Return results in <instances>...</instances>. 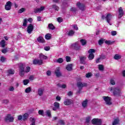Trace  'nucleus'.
Segmentation results:
<instances>
[{"label": "nucleus", "mask_w": 125, "mask_h": 125, "mask_svg": "<svg viewBox=\"0 0 125 125\" xmlns=\"http://www.w3.org/2000/svg\"><path fill=\"white\" fill-rule=\"evenodd\" d=\"M110 83L111 84H112V85H114L116 84V82H115V80L114 79H111L110 80Z\"/></svg>", "instance_id": "nucleus-46"}, {"label": "nucleus", "mask_w": 125, "mask_h": 125, "mask_svg": "<svg viewBox=\"0 0 125 125\" xmlns=\"http://www.w3.org/2000/svg\"><path fill=\"white\" fill-rule=\"evenodd\" d=\"M23 119V116L22 115H19L18 117V120L19 121H21V120Z\"/></svg>", "instance_id": "nucleus-60"}, {"label": "nucleus", "mask_w": 125, "mask_h": 125, "mask_svg": "<svg viewBox=\"0 0 125 125\" xmlns=\"http://www.w3.org/2000/svg\"><path fill=\"white\" fill-rule=\"evenodd\" d=\"M118 11H119V16H118V18H122V17H123V16H124V11L123 10V8H122L121 7H120L119 9H118Z\"/></svg>", "instance_id": "nucleus-16"}, {"label": "nucleus", "mask_w": 125, "mask_h": 125, "mask_svg": "<svg viewBox=\"0 0 125 125\" xmlns=\"http://www.w3.org/2000/svg\"><path fill=\"white\" fill-rule=\"evenodd\" d=\"M57 62H58V63H63V59H62V58H59L57 60Z\"/></svg>", "instance_id": "nucleus-44"}, {"label": "nucleus", "mask_w": 125, "mask_h": 125, "mask_svg": "<svg viewBox=\"0 0 125 125\" xmlns=\"http://www.w3.org/2000/svg\"><path fill=\"white\" fill-rule=\"evenodd\" d=\"M114 58L115 59V60H119L122 58V56H121V55L116 54L114 56Z\"/></svg>", "instance_id": "nucleus-24"}, {"label": "nucleus", "mask_w": 125, "mask_h": 125, "mask_svg": "<svg viewBox=\"0 0 125 125\" xmlns=\"http://www.w3.org/2000/svg\"><path fill=\"white\" fill-rule=\"evenodd\" d=\"M72 48H74L76 50H79L80 49V45H79V42H76L71 45Z\"/></svg>", "instance_id": "nucleus-15"}, {"label": "nucleus", "mask_w": 125, "mask_h": 125, "mask_svg": "<svg viewBox=\"0 0 125 125\" xmlns=\"http://www.w3.org/2000/svg\"><path fill=\"white\" fill-rule=\"evenodd\" d=\"M70 11L76 12V11H77V8H76L75 7H72L70 8Z\"/></svg>", "instance_id": "nucleus-52"}, {"label": "nucleus", "mask_w": 125, "mask_h": 125, "mask_svg": "<svg viewBox=\"0 0 125 125\" xmlns=\"http://www.w3.org/2000/svg\"><path fill=\"white\" fill-rule=\"evenodd\" d=\"M82 45H85V44H86V41L83 40V39H82L80 41Z\"/></svg>", "instance_id": "nucleus-36"}, {"label": "nucleus", "mask_w": 125, "mask_h": 125, "mask_svg": "<svg viewBox=\"0 0 125 125\" xmlns=\"http://www.w3.org/2000/svg\"><path fill=\"white\" fill-rule=\"evenodd\" d=\"M119 122H120V120H119V119H115L114 122L112 123V125H119Z\"/></svg>", "instance_id": "nucleus-28"}, {"label": "nucleus", "mask_w": 125, "mask_h": 125, "mask_svg": "<svg viewBox=\"0 0 125 125\" xmlns=\"http://www.w3.org/2000/svg\"><path fill=\"white\" fill-rule=\"evenodd\" d=\"M31 69V68L30 66L26 67L25 70H24V73H29L30 72V70Z\"/></svg>", "instance_id": "nucleus-41"}, {"label": "nucleus", "mask_w": 125, "mask_h": 125, "mask_svg": "<svg viewBox=\"0 0 125 125\" xmlns=\"http://www.w3.org/2000/svg\"><path fill=\"white\" fill-rule=\"evenodd\" d=\"M92 124L96 125H101L102 124V121L99 119H93L92 120Z\"/></svg>", "instance_id": "nucleus-5"}, {"label": "nucleus", "mask_w": 125, "mask_h": 125, "mask_svg": "<svg viewBox=\"0 0 125 125\" xmlns=\"http://www.w3.org/2000/svg\"><path fill=\"white\" fill-rule=\"evenodd\" d=\"M9 75H14L15 71L13 69H9L7 70Z\"/></svg>", "instance_id": "nucleus-26"}, {"label": "nucleus", "mask_w": 125, "mask_h": 125, "mask_svg": "<svg viewBox=\"0 0 125 125\" xmlns=\"http://www.w3.org/2000/svg\"><path fill=\"white\" fill-rule=\"evenodd\" d=\"M64 105H68L73 104V100L71 99H66L64 102Z\"/></svg>", "instance_id": "nucleus-17"}, {"label": "nucleus", "mask_w": 125, "mask_h": 125, "mask_svg": "<svg viewBox=\"0 0 125 125\" xmlns=\"http://www.w3.org/2000/svg\"><path fill=\"white\" fill-rule=\"evenodd\" d=\"M31 90H32V89H31V87H28L25 89V92L26 93H29L31 92Z\"/></svg>", "instance_id": "nucleus-35"}, {"label": "nucleus", "mask_w": 125, "mask_h": 125, "mask_svg": "<svg viewBox=\"0 0 125 125\" xmlns=\"http://www.w3.org/2000/svg\"><path fill=\"white\" fill-rule=\"evenodd\" d=\"M43 91H44V89H43V88H39L38 89V95H39V96H42V94H43Z\"/></svg>", "instance_id": "nucleus-20"}, {"label": "nucleus", "mask_w": 125, "mask_h": 125, "mask_svg": "<svg viewBox=\"0 0 125 125\" xmlns=\"http://www.w3.org/2000/svg\"><path fill=\"white\" fill-rule=\"evenodd\" d=\"M11 6H12V3H11V1H7L5 5V10H10L11 9Z\"/></svg>", "instance_id": "nucleus-10"}, {"label": "nucleus", "mask_w": 125, "mask_h": 125, "mask_svg": "<svg viewBox=\"0 0 125 125\" xmlns=\"http://www.w3.org/2000/svg\"><path fill=\"white\" fill-rule=\"evenodd\" d=\"M57 85L59 86V87H61L62 88H66V87H67V85H66L65 84L61 85L60 83H58L57 84Z\"/></svg>", "instance_id": "nucleus-31"}, {"label": "nucleus", "mask_w": 125, "mask_h": 125, "mask_svg": "<svg viewBox=\"0 0 125 125\" xmlns=\"http://www.w3.org/2000/svg\"><path fill=\"white\" fill-rule=\"evenodd\" d=\"M103 98L104 100L106 105H112V103L111 102V98L108 96H104Z\"/></svg>", "instance_id": "nucleus-7"}, {"label": "nucleus", "mask_w": 125, "mask_h": 125, "mask_svg": "<svg viewBox=\"0 0 125 125\" xmlns=\"http://www.w3.org/2000/svg\"><path fill=\"white\" fill-rule=\"evenodd\" d=\"M91 76V73H88L86 74V78H90Z\"/></svg>", "instance_id": "nucleus-59"}, {"label": "nucleus", "mask_w": 125, "mask_h": 125, "mask_svg": "<svg viewBox=\"0 0 125 125\" xmlns=\"http://www.w3.org/2000/svg\"><path fill=\"white\" fill-rule=\"evenodd\" d=\"M30 121L31 122V123H36V120L34 118H30Z\"/></svg>", "instance_id": "nucleus-54"}, {"label": "nucleus", "mask_w": 125, "mask_h": 125, "mask_svg": "<svg viewBox=\"0 0 125 125\" xmlns=\"http://www.w3.org/2000/svg\"><path fill=\"white\" fill-rule=\"evenodd\" d=\"M25 11L26 9H25V8H22L18 11V13H22V12H24Z\"/></svg>", "instance_id": "nucleus-38"}, {"label": "nucleus", "mask_w": 125, "mask_h": 125, "mask_svg": "<svg viewBox=\"0 0 125 125\" xmlns=\"http://www.w3.org/2000/svg\"><path fill=\"white\" fill-rule=\"evenodd\" d=\"M113 91L114 95H119L121 93V90L119 87H111L110 88V91Z\"/></svg>", "instance_id": "nucleus-2"}, {"label": "nucleus", "mask_w": 125, "mask_h": 125, "mask_svg": "<svg viewBox=\"0 0 125 125\" xmlns=\"http://www.w3.org/2000/svg\"><path fill=\"white\" fill-rule=\"evenodd\" d=\"M86 59V57H81L80 58V62L82 64H85V60Z\"/></svg>", "instance_id": "nucleus-21"}, {"label": "nucleus", "mask_w": 125, "mask_h": 125, "mask_svg": "<svg viewBox=\"0 0 125 125\" xmlns=\"http://www.w3.org/2000/svg\"><path fill=\"white\" fill-rule=\"evenodd\" d=\"M90 122V117H88L86 118V123L88 124Z\"/></svg>", "instance_id": "nucleus-51"}, {"label": "nucleus", "mask_w": 125, "mask_h": 125, "mask_svg": "<svg viewBox=\"0 0 125 125\" xmlns=\"http://www.w3.org/2000/svg\"><path fill=\"white\" fill-rule=\"evenodd\" d=\"M0 44L2 47H4L5 46V41L2 40L0 42Z\"/></svg>", "instance_id": "nucleus-32"}, {"label": "nucleus", "mask_w": 125, "mask_h": 125, "mask_svg": "<svg viewBox=\"0 0 125 125\" xmlns=\"http://www.w3.org/2000/svg\"><path fill=\"white\" fill-rule=\"evenodd\" d=\"M77 85L79 89H83V87L87 86V83H86L78 82Z\"/></svg>", "instance_id": "nucleus-6"}, {"label": "nucleus", "mask_w": 125, "mask_h": 125, "mask_svg": "<svg viewBox=\"0 0 125 125\" xmlns=\"http://www.w3.org/2000/svg\"><path fill=\"white\" fill-rule=\"evenodd\" d=\"M44 50H46V51H48L49 49H50V46H45L44 48Z\"/></svg>", "instance_id": "nucleus-55"}, {"label": "nucleus", "mask_w": 125, "mask_h": 125, "mask_svg": "<svg viewBox=\"0 0 125 125\" xmlns=\"http://www.w3.org/2000/svg\"><path fill=\"white\" fill-rule=\"evenodd\" d=\"M44 10V7L42 6V7H41L40 8H36L35 9H34V12H35V13H40L42 12V10Z\"/></svg>", "instance_id": "nucleus-14"}, {"label": "nucleus", "mask_w": 125, "mask_h": 125, "mask_svg": "<svg viewBox=\"0 0 125 125\" xmlns=\"http://www.w3.org/2000/svg\"><path fill=\"white\" fill-rule=\"evenodd\" d=\"M54 107L59 109V107H60V104L58 102H55L54 103Z\"/></svg>", "instance_id": "nucleus-33"}, {"label": "nucleus", "mask_w": 125, "mask_h": 125, "mask_svg": "<svg viewBox=\"0 0 125 125\" xmlns=\"http://www.w3.org/2000/svg\"><path fill=\"white\" fill-rule=\"evenodd\" d=\"M55 73L56 74V77H61L62 76V74L61 73V72H60V67H58L56 68Z\"/></svg>", "instance_id": "nucleus-11"}, {"label": "nucleus", "mask_w": 125, "mask_h": 125, "mask_svg": "<svg viewBox=\"0 0 125 125\" xmlns=\"http://www.w3.org/2000/svg\"><path fill=\"white\" fill-rule=\"evenodd\" d=\"M1 103L2 104H6V105H7V104L9 103V100H8V99L3 100L1 101Z\"/></svg>", "instance_id": "nucleus-27"}, {"label": "nucleus", "mask_w": 125, "mask_h": 125, "mask_svg": "<svg viewBox=\"0 0 125 125\" xmlns=\"http://www.w3.org/2000/svg\"><path fill=\"white\" fill-rule=\"evenodd\" d=\"M19 68L20 69V75L21 77H24L25 75V68L24 65L22 63H20L19 64Z\"/></svg>", "instance_id": "nucleus-1"}, {"label": "nucleus", "mask_w": 125, "mask_h": 125, "mask_svg": "<svg viewBox=\"0 0 125 125\" xmlns=\"http://www.w3.org/2000/svg\"><path fill=\"white\" fill-rule=\"evenodd\" d=\"M48 28L50 30H55V26L52 23H50L48 25Z\"/></svg>", "instance_id": "nucleus-22"}, {"label": "nucleus", "mask_w": 125, "mask_h": 125, "mask_svg": "<svg viewBox=\"0 0 125 125\" xmlns=\"http://www.w3.org/2000/svg\"><path fill=\"white\" fill-rule=\"evenodd\" d=\"M46 113L47 114L48 117H51V112L50 110H47L46 111Z\"/></svg>", "instance_id": "nucleus-45"}, {"label": "nucleus", "mask_w": 125, "mask_h": 125, "mask_svg": "<svg viewBox=\"0 0 125 125\" xmlns=\"http://www.w3.org/2000/svg\"><path fill=\"white\" fill-rule=\"evenodd\" d=\"M101 58H102V56L100 58H98L96 60V63H100V60H101Z\"/></svg>", "instance_id": "nucleus-49"}, {"label": "nucleus", "mask_w": 125, "mask_h": 125, "mask_svg": "<svg viewBox=\"0 0 125 125\" xmlns=\"http://www.w3.org/2000/svg\"><path fill=\"white\" fill-rule=\"evenodd\" d=\"M99 71H104V65L102 64H99L98 65Z\"/></svg>", "instance_id": "nucleus-30"}, {"label": "nucleus", "mask_w": 125, "mask_h": 125, "mask_svg": "<svg viewBox=\"0 0 125 125\" xmlns=\"http://www.w3.org/2000/svg\"><path fill=\"white\" fill-rule=\"evenodd\" d=\"M105 19H106L107 23H108V24H109V25H112L110 23V21H111V19H112V15H111V14H107L106 17H105Z\"/></svg>", "instance_id": "nucleus-18"}, {"label": "nucleus", "mask_w": 125, "mask_h": 125, "mask_svg": "<svg viewBox=\"0 0 125 125\" xmlns=\"http://www.w3.org/2000/svg\"><path fill=\"white\" fill-rule=\"evenodd\" d=\"M59 123L60 125H65V122L63 120H60L59 121Z\"/></svg>", "instance_id": "nucleus-53"}, {"label": "nucleus", "mask_w": 125, "mask_h": 125, "mask_svg": "<svg viewBox=\"0 0 125 125\" xmlns=\"http://www.w3.org/2000/svg\"><path fill=\"white\" fill-rule=\"evenodd\" d=\"M34 79H35V77L33 75L30 76L29 77V80H30V81H33Z\"/></svg>", "instance_id": "nucleus-63"}, {"label": "nucleus", "mask_w": 125, "mask_h": 125, "mask_svg": "<svg viewBox=\"0 0 125 125\" xmlns=\"http://www.w3.org/2000/svg\"><path fill=\"white\" fill-rule=\"evenodd\" d=\"M0 61L1 62H4V61H5V58H4V57H1L0 59Z\"/></svg>", "instance_id": "nucleus-61"}, {"label": "nucleus", "mask_w": 125, "mask_h": 125, "mask_svg": "<svg viewBox=\"0 0 125 125\" xmlns=\"http://www.w3.org/2000/svg\"><path fill=\"white\" fill-rule=\"evenodd\" d=\"M77 6L80 9V10H82V11H83L84 9H85V5L83 4V3H81L80 2H78L76 4Z\"/></svg>", "instance_id": "nucleus-8"}, {"label": "nucleus", "mask_w": 125, "mask_h": 125, "mask_svg": "<svg viewBox=\"0 0 125 125\" xmlns=\"http://www.w3.org/2000/svg\"><path fill=\"white\" fill-rule=\"evenodd\" d=\"M5 122H9V123H13L14 121V117L11 116V114H7L5 118Z\"/></svg>", "instance_id": "nucleus-4"}, {"label": "nucleus", "mask_w": 125, "mask_h": 125, "mask_svg": "<svg viewBox=\"0 0 125 125\" xmlns=\"http://www.w3.org/2000/svg\"><path fill=\"white\" fill-rule=\"evenodd\" d=\"M53 8L55 9V10H57V11H58L59 10V7L56 6V5H53Z\"/></svg>", "instance_id": "nucleus-42"}, {"label": "nucleus", "mask_w": 125, "mask_h": 125, "mask_svg": "<svg viewBox=\"0 0 125 125\" xmlns=\"http://www.w3.org/2000/svg\"><path fill=\"white\" fill-rule=\"evenodd\" d=\"M66 69L67 71H72L73 70V64L70 63L66 65Z\"/></svg>", "instance_id": "nucleus-19"}, {"label": "nucleus", "mask_w": 125, "mask_h": 125, "mask_svg": "<svg viewBox=\"0 0 125 125\" xmlns=\"http://www.w3.org/2000/svg\"><path fill=\"white\" fill-rule=\"evenodd\" d=\"M65 58L66 62H70V61H71V57L69 56H66Z\"/></svg>", "instance_id": "nucleus-50"}, {"label": "nucleus", "mask_w": 125, "mask_h": 125, "mask_svg": "<svg viewBox=\"0 0 125 125\" xmlns=\"http://www.w3.org/2000/svg\"><path fill=\"white\" fill-rule=\"evenodd\" d=\"M112 36H116L117 35V31H113L111 32Z\"/></svg>", "instance_id": "nucleus-56"}, {"label": "nucleus", "mask_w": 125, "mask_h": 125, "mask_svg": "<svg viewBox=\"0 0 125 125\" xmlns=\"http://www.w3.org/2000/svg\"><path fill=\"white\" fill-rule=\"evenodd\" d=\"M30 81H29V80L26 79V80H23V84L24 85H27V84H28V83H29Z\"/></svg>", "instance_id": "nucleus-39"}, {"label": "nucleus", "mask_w": 125, "mask_h": 125, "mask_svg": "<svg viewBox=\"0 0 125 125\" xmlns=\"http://www.w3.org/2000/svg\"><path fill=\"white\" fill-rule=\"evenodd\" d=\"M75 34L74 30H70L68 33V36H73Z\"/></svg>", "instance_id": "nucleus-37"}, {"label": "nucleus", "mask_w": 125, "mask_h": 125, "mask_svg": "<svg viewBox=\"0 0 125 125\" xmlns=\"http://www.w3.org/2000/svg\"><path fill=\"white\" fill-rule=\"evenodd\" d=\"M82 105L83 108L84 109L87 108V106L88 105V100L86 99L83 101L82 103Z\"/></svg>", "instance_id": "nucleus-12"}, {"label": "nucleus", "mask_w": 125, "mask_h": 125, "mask_svg": "<svg viewBox=\"0 0 125 125\" xmlns=\"http://www.w3.org/2000/svg\"><path fill=\"white\" fill-rule=\"evenodd\" d=\"M28 23V20L27 19H25L23 21V27H26L27 26V24Z\"/></svg>", "instance_id": "nucleus-29"}, {"label": "nucleus", "mask_w": 125, "mask_h": 125, "mask_svg": "<svg viewBox=\"0 0 125 125\" xmlns=\"http://www.w3.org/2000/svg\"><path fill=\"white\" fill-rule=\"evenodd\" d=\"M105 43H106V44L110 45L112 43V42L110 41H105Z\"/></svg>", "instance_id": "nucleus-58"}, {"label": "nucleus", "mask_w": 125, "mask_h": 125, "mask_svg": "<svg viewBox=\"0 0 125 125\" xmlns=\"http://www.w3.org/2000/svg\"><path fill=\"white\" fill-rule=\"evenodd\" d=\"M28 117H29V115L27 113H25L23 115V121H26L27 119H28Z\"/></svg>", "instance_id": "nucleus-40"}, {"label": "nucleus", "mask_w": 125, "mask_h": 125, "mask_svg": "<svg viewBox=\"0 0 125 125\" xmlns=\"http://www.w3.org/2000/svg\"><path fill=\"white\" fill-rule=\"evenodd\" d=\"M73 94H74V93H73V92H72V91H69L67 93V95L68 96H72V95H73Z\"/></svg>", "instance_id": "nucleus-57"}, {"label": "nucleus", "mask_w": 125, "mask_h": 125, "mask_svg": "<svg viewBox=\"0 0 125 125\" xmlns=\"http://www.w3.org/2000/svg\"><path fill=\"white\" fill-rule=\"evenodd\" d=\"M40 59H44V60H46V59H47V56H45L42 54H40Z\"/></svg>", "instance_id": "nucleus-23"}, {"label": "nucleus", "mask_w": 125, "mask_h": 125, "mask_svg": "<svg viewBox=\"0 0 125 125\" xmlns=\"http://www.w3.org/2000/svg\"><path fill=\"white\" fill-rule=\"evenodd\" d=\"M34 65H42L43 61L42 60H34L33 61Z\"/></svg>", "instance_id": "nucleus-13"}, {"label": "nucleus", "mask_w": 125, "mask_h": 125, "mask_svg": "<svg viewBox=\"0 0 125 125\" xmlns=\"http://www.w3.org/2000/svg\"><path fill=\"white\" fill-rule=\"evenodd\" d=\"M57 19V21L59 22V23H61V22L63 21V19H62V18H58Z\"/></svg>", "instance_id": "nucleus-47"}, {"label": "nucleus", "mask_w": 125, "mask_h": 125, "mask_svg": "<svg viewBox=\"0 0 125 125\" xmlns=\"http://www.w3.org/2000/svg\"><path fill=\"white\" fill-rule=\"evenodd\" d=\"M45 37L46 40H50L51 39V34H47L45 35Z\"/></svg>", "instance_id": "nucleus-34"}, {"label": "nucleus", "mask_w": 125, "mask_h": 125, "mask_svg": "<svg viewBox=\"0 0 125 125\" xmlns=\"http://www.w3.org/2000/svg\"><path fill=\"white\" fill-rule=\"evenodd\" d=\"M37 41L39 42H44V39H43V38L42 37H39L37 39Z\"/></svg>", "instance_id": "nucleus-25"}, {"label": "nucleus", "mask_w": 125, "mask_h": 125, "mask_svg": "<svg viewBox=\"0 0 125 125\" xmlns=\"http://www.w3.org/2000/svg\"><path fill=\"white\" fill-rule=\"evenodd\" d=\"M38 113L39 114V115H41V116H44V114L43 113V110H39Z\"/></svg>", "instance_id": "nucleus-43"}, {"label": "nucleus", "mask_w": 125, "mask_h": 125, "mask_svg": "<svg viewBox=\"0 0 125 125\" xmlns=\"http://www.w3.org/2000/svg\"><path fill=\"white\" fill-rule=\"evenodd\" d=\"M2 53H6L7 52V50L6 49H3L1 50Z\"/></svg>", "instance_id": "nucleus-64"}, {"label": "nucleus", "mask_w": 125, "mask_h": 125, "mask_svg": "<svg viewBox=\"0 0 125 125\" xmlns=\"http://www.w3.org/2000/svg\"><path fill=\"white\" fill-rule=\"evenodd\" d=\"M33 31H34V25L29 24L27 28V32L28 34H32Z\"/></svg>", "instance_id": "nucleus-9"}, {"label": "nucleus", "mask_w": 125, "mask_h": 125, "mask_svg": "<svg viewBox=\"0 0 125 125\" xmlns=\"http://www.w3.org/2000/svg\"><path fill=\"white\" fill-rule=\"evenodd\" d=\"M88 53L89 54L88 56L89 60H92L94 58V54L93 53H95V50L94 49H89Z\"/></svg>", "instance_id": "nucleus-3"}, {"label": "nucleus", "mask_w": 125, "mask_h": 125, "mask_svg": "<svg viewBox=\"0 0 125 125\" xmlns=\"http://www.w3.org/2000/svg\"><path fill=\"white\" fill-rule=\"evenodd\" d=\"M99 44L100 45H101V44H103V42H104V40L103 39H101L99 41Z\"/></svg>", "instance_id": "nucleus-48"}, {"label": "nucleus", "mask_w": 125, "mask_h": 125, "mask_svg": "<svg viewBox=\"0 0 125 125\" xmlns=\"http://www.w3.org/2000/svg\"><path fill=\"white\" fill-rule=\"evenodd\" d=\"M56 99L57 100V101H60V100H61V97H60L59 96H57L56 98Z\"/></svg>", "instance_id": "nucleus-62"}]
</instances>
